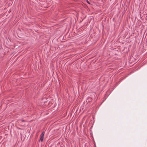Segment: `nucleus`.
I'll use <instances>...</instances> for the list:
<instances>
[{"mask_svg":"<svg viewBox=\"0 0 147 147\" xmlns=\"http://www.w3.org/2000/svg\"><path fill=\"white\" fill-rule=\"evenodd\" d=\"M45 133V132H44V131L43 132L40 136V141L41 142H42L43 140V138H44Z\"/></svg>","mask_w":147,"mask_h":147,"instance_id":"nucleus-1","label":"nucleus"},{"mask_svg":"<svg viewBox=\"0 0 147 147\" xmlns=\"http://www.w3.org/2000/svg\"><path fill=\"white\" fill-rule=\"evenodd\" d=\"M20 120L22 121V122H25L26 121L23 120V119H20Z\"/></svg>","mask_w":147,"mask_h":147,"instance_id":"nucleus-2","label":"nucleus"},{"mask_svg":"<svg viewBox=\"0 0 147 147\" xmlns=\"http://www.w3.org/2000/svg\"><path fill=\"white\" fill-rule=\"evenodd\" d=\"M87 2L89 4H90V2L88 1L87 0Z\"/></svg>","mask_w":147,"mask_h":147,"instance_id":"nucleus-3","label":"nucleus"}]
</instances>
